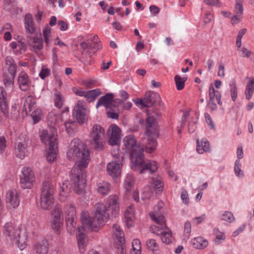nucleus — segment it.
I'll return each mask as SVG.
<instances>
[{
	"label": "nucleus",
	"instance_id": "1",
	"mask_svg": "<svg viewBox=\"0 0 254 254\" xmlns=\"http://www.w3.org/2000/svg\"><path fill=\"white\" fill-rule=\"evenodd\" d=\"M67 159L78 163L73 170L72 177L74 185V190L78 194L82 192L86 183V168L90 160V151L86 144L78 138L73 139L66 152Z\"/></svg>",
	"mask_w": 254,
	"mask_h": 254
},
{
	"label": "nucleus",
	"instance_id": "2",
	"mask_svg": "<svg viewBox=\"0 0 254 254\" xmlns=\"http://www.w3.org/2000/svg\"><path fill=\"white\" fill-rule=\"evenodd\" d=\"M119 197L117 195H110L105 205L103 203H97L95 205L94 216L90 218L87 211L83 210L81 214V222L90 228H96L103 225L109 219V211L116 215L119 211Z\"/></svg>",
	"mask_w": 254,
	"mask_h": 254
},
{
	"label": "nucleus",
	"instance_id": "3",
	"mask_svg": "<svg viewBox=\"0 0 254 254\" xmlns=\"http://www.w3.org/2000/svg\"><path fill=\"white\" fill-rule=\"evenodd\" d=\"M123 142L126 152L130 154V159L133 164L132 169L139 171L140 174L143 173L145 171H149L152 174L157 171L158 167L156 162L151 161L144 164L143 147L137 143L133 135L129 134L125 136Z\"/></svg>",
	"mask_w": 254,
	"mask_h": 254
},
{
	"label": "nucleus",
	"instance_id": "4",
	"mask_svg": "<svg viewBox=\"0 0 254 254\" xmlns=\"http://www.w3.org/2000/svg\"><path fill=\"white\" fill-rule=\"evenodd\" d=\"M147 118L146 123L149 128L146 129V134L148 136V143L145 146L147 152L152 153L156 149L157 145L156 138L158 137V131L157 128L153 127L156 123V119L160 116V113L153 107L151 109L147 110Z\"/></svg>",
	"mask_w": 254,
	"mask_h": 254
},
{
	"label": "nucleus",
	"instance_id": "5",
	"mask_svg": "<svg viewBox=\"0 0 254 254\" xmlns=\"http://www.w3.org/2000/svg\"><path fill=\"white\" fill-rule=\"evenodd\" d=\"M55 184L50 181H45L42 184L40 196V204L42 209H51L54 204Z\"/></svg>",
	"mask_w": 254,
	"mask_h": 254
},
{
	"label": "nucleus",
	"instance_id": "6",
	"mask_svg": "<svg viewBox=\"0 0 254 254\" xmlns=\"http://www.w3.org/2000/svg\"><path fill=\"white\" fill-rule=\"evenodd\" d=\"M5 64L6 69L3 71V83L6 88L12 89L17 72V65L14 59L10 56L5 58Z\"/></svg>",
	"mask_w": 254,
	"mask_h": 254
},
{
	"label": "nucleus",
	"instance_id": "7",
	"mask_svg": "<svg viewBox=\"0 0 254 254\" xmlns=\"http://www.w3.org/2000/svg\"><path fill=\"white\" fill-rule=\"evenodd\" d=\"M3 234L11 241L15 242L21 250H23L26 245V237L24 234L21 236V231L19 229L15 230L12 223H7L3 226Z\"/></svg>",
	"mask_w": 254,
	"mask_h": 254
},
{
	"label": "nucleus",
	"instance_id": "8",
	"mask_svg": "<svg viewBox=\"0 0 254 254\" xmlns=\"http://www.w3.org/2000/svg\"><path fill=\"white\" fill-rule=\"evenodd\" d=\"M104 133V129L100 125H95L93 127L90 133L91 144L97 151H101L103 149Z\"/></svg>",
	"mask_w": 254,
	"mask_h": 254
},
{
	"label": "nucleus",
	"instance_id": "9",
	"mask_svg": "<svg viewBox=\"0 0 254 254\" xmlns=\"http://www.w3.org/2000/svg\"><path fill=\"white\" fill-rule=\"evenodd\" d=\"M8 103L7 94L4 88L0 86V110L5 118H10L12 120H16L19 116V112L16 107H12L11 115L9 117Z\"/></svg>",
	"mask_w": 254,
	"mask_h": 254
},
{
	"label": "nucleus",
	"instance_id": "10",
	"mask_svg": "<svg viewBox=\"0 0 254 254\" xmlns=\"http://www.w3.org/2000/svg\"><path fill=\"white\" fill-rule=\"evenodd\" d=\"M133 101L137 106H141L142 108L150 107L157 105L161 106V97L159 94L150 91L145 92L143 99L137 98L136 100H133Z\"/></svg>",
	"mask_w": 254,
	"mask_h": 254
},
{
	"label": "nucleus",
	"instance_id": "11",
	"mask_svg": "<svg viewBox=\"0 0 254 254\" xmlns=\"http://www.w3.org/2000/svg\"><path fill=\"white\" fill-rule=\"evenodd\" d=\"M39 133L41 141L46 145H48L50 149H53V146H56L57 145V134L56 127H51L49 131L43 129Z\"/></svg>",
	"mask_w": 254,
	"mask_h": 254
},
{
	"label": "nucleus",
	"instance_id": "12",
	"mask_svg": "<svg viewBox=\"0 0 254 254\" xmlns=\"http://www.w3.org/2000/svg\"><path fill=\"white\" fill-rule=\"evenodd\" d=\"M35 175L31 168L24 167L20 176V185L23 189H30L33 187Z\"/></svg>",
	"mask_w": 254,
	"mask_h": 254
},
{
	"label": "nucleus",
	"instance_id": "13",
	"mask_svg": "<svg viewBox=\"0 0 254 254\" xmlns=\"http://www.w3.org/2000/svg\"><path fill=\"white\" fill-rule=\"evenodd\" d=\"M67 214L65 217V222L67 230L70 235L73 234L76 229V212L75 206L70 204L67 206Z\"/></svg>",
	"mask_w": 254,
	"mask_h": 254
},
{
	"label": "nucleus",
	"instance_id": "14",
	"mask_svg": "<svg viewBox=\"0 0 254 254\" xmlns=\"http://www.w3.org/2000/svg\"><path fill=\"white\" fill-rule=\"evenodd\" d=\"M124 159L123 156L118 154L113 161L108 164L107 169L110 176L113 178L120 176Z\"/></svg>",
	"mask_w": 254,
	"mask_h": 254
},
{
	"label": "nucleus",
	"instance_id": "15",
	"mask_svg": "<svg viewBox=\"0 0 254 254\" xmlns=\"http://www.w3.org/2000/svg\"><path fill=\"white\" fill-rule=\"evenodd\" d=\"M82 226L77 227L78 229V235L77 236V240L78 248L81 253L84 252V249L87 244V238L85 234L83 232L85 230V228H87L89 230L97 231V229L98 227L96 228H90L87 226L84 225L82 223Z\"/></svg>",
	"mask_w": 254,
	"mask_h": 254
},
{
	"label": "nucleus",
	"instance_id": "16",
	"mask_svg": "<svg viewBox=\"0 0 254 254\" xmlns=\"http://www.w3.org/2000/svg\"><path fill=\"white\" fill-rule=\"evenodd\" d=\"M114 95L113 93H106L99 99L96 103V108L100 106H103L106 109L113 110V108L117 106L115 104L116 100H114Z\"/></svg>",
	"mask_w": 254,
	"mask_h": 254
},
{
	"label": "nucleus",
	"instance_id": "17",
	"mask_svg": "<svg viewBox=\"0 0 254 254\" xmlns=\"http://www.w3.org/2000/svg\"><path fill=\"white\" fill-rule=\"evenodd\" d=\"M6 202L7 207L9 208H16L19 206L20 200L16 190H11L7 192Z\"/></svg>",
	"mask_w": 254,
	"mask_h": 254
},
{
	"label": "nucleus",
	"instance_id": "18",
	"mask_svg": "<svg viewBox=\"0 0 254 254\" xmlns=\"http://www.w3.org/2000/svg\"><path fill=\"white\" fill-rule=\"evenodd\" d=\"M243 3V0H236L234 8V13L235 14L231 17V23L233 25L238 24L242 18V15L244 11Z\"/></svg>",
	"mask_w": 254,
	"mask_h": 254
},
{
	"label": "nucleus",
	"instance_id": "19",
	"mask_svg": "<svg viewBox=\"0 0 254 254\" xmlns=\"http://www.w3.org/2000/svg\"><path fill=\"white\" fill-rule=\"evenodd\" d=\"M80 47L83 50V54L93 55L98 50L101 48L100 44L97 43L91 42L87 43L85 42H82L80 43Z\"/></svg>",
	"mask_w": 254,
	"mask_h": 254
},
{
	"label": "nucleus",
	"instance_id": "20",
	"mask_svg": "<svg viewBox=\"0 0 254 254\" xmlns=\"http://www.w3.org/2000/svg\"><path fill=\"white\" fill-rule=\"evenodd\" d=\"M18 82L20 89L23 91L28 90L31 85L29 76L24 71H21L19 74Z\"/></svg>",
	"mask_w": 254,
	"mask_h": 254
},
{
	"label": "nucleus",
	"instance_id": "21",
	"mask_svg": "<svg viewBox=\"0 0 254 254\" xmlns=\"http://www.w3.org/2000/svg\"><path fill=\"white\" fill-rule=\"evenodd\" d=\"M73 116L76 117L78 123L83 125L88 120L87 111L86 109H73Z\"/></svg>",
	"mask_w": 254,
	"mask_h": 254
},
{
	"label": "nucleus",
	"instance_id": "22",
	"mask_svg": "<svg viewBox=\"0 0 254 254\" xmlns=\"http://www.w3.org/2000/svg\"><path fill=\"white\" fill-rule=\"evenodd\" d=\"M113 227L114 229V235L117 240V245H122L123 244H125V239L123 231L121 230L120 227L117 224H114Z\"/></svg>",
	"mask_w": 254,
	"mask_h": 254
},
{
	"label": "nucleus",
	"instance_id": "23",
	"mask_svg": "<svg viewBox=\"0 0 254 254\" xmlns=\"http://www.w3.org/2000/svg\"><path fill=\"white\" fill-rule=\"evenodd\" d=\"M24 23L26 31L32 34L35 31V28L34 26L32 15L30 13H27L25 16Z\"/></svg>",
	"mask_w": 254,
	"mask_h": 254
},
{
	"label": "nucleus",
	"instance_id": "24",
	"mask_svg": "<svg viewBox=\"0 0 254 254\" xmlns=\"http://www.w3.org/2000/svg\"><path fill=\"white\" fill-rule=\"evenodd\" d=\"M36 254H47L48 252V243L47 240H43L37 243L35 246Z\"/></svg>",
	"mask_w": 254,
	"mask_h": 254
},
{
	"label": "nucleus",
	"instance_id": "25",
	"mask_svg": "<svg viewBox=\"0 0 254 254\" xmlns=\"http://www.w3.org/2000/svg\"><path fill=\"white\" fill-rule=\"evenodd\" d=\"M196 151L199 154H202L204 152H209L210 150L209 142L205 139H202L200 142L196 140Z\"/></svg>",
	"mask_w": 254,
	"mask_h": 254
},
{
	"label": "nucleus",
	"instance_id": "26",
	"mask_svg": "<svg viewBox=\"0 0 254 254\" xmlns=\"http://www.w3.org/2000/svg\"><path fill=\"white\" fill-rule=\"evenodd\" d=\"M28 42L30 45L34 49L40 50L43 48V42L42 37H29Z\"/></svg>",
	"mask_w": 254,
	"mask_h": 254
},
{
	"label": "nucleus",
	"instance_id": "27",
	"mask_svg": "<svg viewBox=\"0 0 254 254\" xmlns=\"http://www.w3.org/2000/svg\"><path fill=\"white\" fill-rule=\"evenodd\" d=\"M193 247L196 249H202L208 246V242L201 237L194 238L192 240Z\"/></svg>",
	"mask_w": 254,
	"mask_h": 254
},
{
	"label": "nucleus",
	"instance_id": "28",
	"mask_svg": "<svg viewBox=\"0 0 254 254\" xmlns=\"http://www.w3.org/2000/svg\"><path fill=\"white\" fill-rule=\"evenodd\" d=\"M26 144L24 142H18L15 146V153L17 157L21 159L25 157Z\"/></svg>",
	"mask_w": 254,
	"mask_h": 254
},
{
	"label": "nucleus",
	"instance_id": "29",
	"mask_svg": "<svg viewBox=\"0 0 254 254\" xmlns=\"http://www.w3.org/2000/svg\"><path fill=\"white\" fill-rule=\"evenodd\" d=\"M62 225V219H59L58 218H52L51 223V226L52 230L54 231L56 234L59 235L60 234L61 229Z\"/></svg>",
	"mask_w": 254,
	"mask_h": 254
},
{
	"label": "nucleus",
	"instance_id": "30",
	"mask_svg": "<svg viewBox=\"0 0 254 254\" xmlns=\"http://www.w3.org/2000/svg\"><path fill=\"white\" fill-rule=\"evenodd\" d=\"M101 94V91L99 89L97 88L91 90L85 91V97L89 101L94 100Z\"/></svg>",
	"mask_w": 254,
	"mask_h": 254
},
{
	"label": "nucleus",
	"instance_id": "31",
	"mask_svg": "<svg viewBox=\"0 0 254 254\" xmlns=\"http://www.w3.org/2000/svg\"><path fill=\"white\" fill-rule=\"evenodd\" d=\"M62 116L60 115L57 114L54 112H51L48 116V122L54 125L59 124L62 122Z\"/></svg>",
	"mask_w": 254,
	"mask_h": 254
},
{
	"label": "nucleus",
	"instance_id": "32",
	"mask_svg": "<svg viewBox=\"0 0 254 254\" xmlns=\"http://www.w3.org/2000/svg\"><path fill=\"white\" fill-rule=\"evenodd\" d=\"M111 185L108 182H103L99 184L97 191L101 194L105 196L108 194L110 190Z\"/></svg>",
	"mask_w": 254,
	"mask_h": 254
},
{
	"label": "nucleus",
	"instance_id": "33",
	"mask_svg": "<svg viewBox=\"0 0 254 254\" xmlns=\"http://www.w3.org/2000/svg\"><path fill=\"white\" fill-rule=\"evenodd\" d=\"M55 105L57 108L60 109L63 106V103L64 101V97L61 93L58 90H56L55 91Z\"/></svg>",
	"mask_w": 254,
	"mask_h": 254
},
{
	"label": "nucleus",
	"instance_id": "34",
	"mask_svg": "<svg viewBox=\"0 0 254 254\" xmlns=\"http://www.w3.org/2000/svg\"><path fill=\"white\" fill-rule=\"evenodd\" d=\"M121 129L116 125L111 126L108 129V133L109 135L111 136L120 137Z\"/></svg>",
	"mask_w": 254,
	"mask_h": 254
},
{
	"label": "nucleus",
	"instance_id": "35",
	"mask_svg": "<svg viewBox=\"0 0 254 254\" xmlns=\"http://www.w3.org/2000/svg\"><path fill=\"white\" fill-rule=\"evenodd\" d=\"M151 218L154 220L158 225L160 226H166L165 223V218L163 215H158L154 213H150Z\"/></svg>",
	"mask_w": 254,
	"mask_h": 254
},
{
	"label": "nucleus",
	"instance_id": "36",
	"mask_svg": "<svg viewBox=\"0 0 254 254\" xmlns=\"http://www.w3.org/2000/svg\"><path fill=\"white\" fill-rule=\"evenodd\" d=\"M134 184V178L133 177L128 174L125 178L124 183V186L126 189L127 191L130 190L131 188Z\"/></svg>",
	"mask_w": 254,
	"mask_h": 254
},
{
	"label": "nucleus",
	"instance_id": "37",
	"mask_svg": "<svg viewBox=\"0 0 254 254\" xmlns=\"http://www.w3.org/2000/svg\"><path fill=\"white\" fill-rule=\"evenodd\" d=\"M161 239L163 243L166 244H170L173 240L171 235V232L162 231L161 232Z\"/></svg>",
	"mask_w": 254,
	"mask_h": 254
},
{
	"label": "nucleus",
	"instance_id": "38",
	"mask_svg": "<svg viewBox=\"0 0 254 254\" xmlns=\"http://www.w3.org/2000/svg\"><path fill=\"white\" fill-rule=\"evenodd\" d=\"M176 88L178 90H182L185 86V82L187 79L184 78H181L179 75H175L174 77Z\"/></svg>",
	"mask_w": 254,
	"mask_h": 254
},
{
	"label": "nucleus",
	"instance_id": "39",
	"mask_svg": "<svg viewBox=\"0 0 254 254\" xmlns=\"http://www.w3.org/2000/svg\"><path fill=\"white\" fill-rule=\"evenodd\" d=\"M214 234L216 236L215 243L217 245L220 244L225 239V234L220 232L219 230L215 228L213 230Z\"/></svg>",
	"mask_w": 254,
	"mask_h": 254
},
{
	"label": "nucleus",
	"instance_id": "40",
	"mask_svg": "<svg viewBox=\"0 0 254 254\" xmlns=\"http://www.w3.org/2000/svg\"><path fill=\"white\" fill-rule=\"evenodd\" d=\"M230 87V95L232 100L235 102L237 98V87L235 80H233L229 84Z\"/></svg>",
	"mask_w": 254,
	"mask_h": 254
},
{
	"label": "nucleus",
	"instance_id": "41",
	"mask_svg": "<svg viewBox=\"0 0 254 254\" xmlns=\"http://www.w3.org/2000/svg\"><path fill=\"white\" fill-rule=\"evenodd\" d=\"M92 56L93 55L83 54L82 51V56L80 58V61L86 66L91 65L93 64V60L92 58Z\"/></svg>",
	"mask_w": 254,
	"mask_h": 254
},
{
	"label": "nucleus",
	"instance_id": "42",
	"mask_svg": "<svg viewBox=\"0 0 254 254\" xmlns=\"http://www.w3.org/2000/svg\"><path fill=\"white\" fill-rule=\"evenodd\" d=\"M41 116L42 110L39 108L36 109L31 113V117L34 124L38 123L40 121Z\"/></svg>",
	"mask_w": 254,
	"mask_h": 254
},
{
	"label": "nucleus",
	"instance_id": "43",
	"mask_svg": "<svg viewBox=\"0 0 254 254\" xmlns=\"http://www.w3.org/2000/svg\"><path fill=\"white\" fill-rule=\"evenodd\" d=\"M221 220L227 221L229 223H232L235 220V217L232 212L226 211L222 214Z\"/></svg>",
	"mask_w": 254,
	"mask_h": 254
},
{
	"label": "nucleus",
	"instance_id": "44",
	"mask_svg": "<svg viewBox=\"0 0 254 254\" xmlns=\"http://www.w3.org/2000/svg\"><path fill=\"white\" fill-rule=\"evenodd\" d=\"M57 148V145L56 146H53V149H50V147H48V151L47 152V160L51 162H53L55 159L56 158V149Z\"/></svg>",
	"mask_w": 254,
	"mask_h": 254
},
{
	"label": "nucleus",
	"instance_id": "45",
	"mask_svg": "<svg viewBox=\"0 0 254 254\" xmlns=\"http://www.w3.org/2000/svg\"><path fill=\"white\" fill-rule=\"evenodd\" d=\"M146 246L148 249L153 252L157 251L159 247L154 239H149L146 241Z\"/></svg>",
	"mask_w": 254,
	"mask_h": 254
},
{
	"label": "nucleus",
	"instance_id": "46",
	"mask_svg": "<svg viewBox=\"0 0 254 254\" xmlns=\"http://www.w3.org/2000/svg\"><path fill=\"white\" fill-rule=\"evenodd\" d=\"M75 122L73 121H67L64 122V125L65 128L66 132L70 135L73 133V129L75 127Z\"/></svg>",
	"mask_w": 254,
	"mask_h": 254
},
{
	"label": "nucleus",
	"instance_id": "47",
	"mask_svg": "<svg viewBox=\"0 0 254 254\" xmlns=\"http://www.w3.org/2000/svg\"><path fill=\"white\" fill-rule=\"evenodd\" d=\"M51 28L49 27H45L43 30V34L44 39V41L47 46H49L50 44L49 37L51 34Z\"/></svg>",
	"mask_w": 254,
	"mask_h": 254
},
{
	"label": "nucleus",
	"instance_id": "48",
	"mask_svg": "<svg viewBox=\"0 0 254 254\" xmlns=\"http://www.w3.org/2000/svg\"><path fill=\"white\" fill-rule=\"evenodd\" d=\"M152 182L154 189L158 190L160 192H162L163 189V184L161 180L160 179H153Z\"/></svg>",
	"mask_w": 254,
	"mask_h": 254
},
{
	"label": "nucleus",
	"instance_id": "49",
	"mask_svg": "<svg viewBox=\"0 0 254 254\" xmlns=\"http://www.w3.org/2000/svg\"><path fill=\"white\" fill-rule=\"evenodd\" d=\"M240 51L242 53V57L247 58L250 60L251 59V58L254 54V53H253L251 51L249 50L247 48L245 47H242Z\"/></svg>",
	"mask_w": 254,
	"mask_h": 254
},
{
	"label": "nucleus",
	"instance_id": "50",
	"mask_svg": "<svg viewBox=\"0 0 254 254\" xmlns=\"http://www.w3.org/2000/svg\"><path fill=\"white\" fill-rule=\"evenodd\" d=\"M247 31L246 29H242L238 33L237 37L236 40V46L238 48H240L241 46V40L243 35L246 33Z\"/></svg>",
	"mask_w": 254,
	"mask_h": 254
},
{
	"label": "nucleus",
	"instance_id": "51",
	"mask_svg": "<svg viewBox=\"0 0 254 254\" xmlns=\"http://www.w3.org/2000/svg\"><path fill=\"white\" fill-rule=\"evenodd\" d=\"M61 214L62 211L58 206L55 207L52 211V218H58L59 219H62L61 218Z\"/></svg>",
	"mask_w": 254,
	"mask_h": 254
},
{
	"label": "nucleus",
	"instance_id": "52",
	"mask_svg": "<svg viewBox=\"0 0 254 254\" xmlns=\"http://www.w3.org/2000/svg\"><path fill=\"white\" fill-rule=\"evenodd\" d=\"M166 227V226H160L159 225H158L157 226L153 225L150 227V231L151 233H152L153 234H155L159 236V234L158 233V232H159L160 230H162Z\"/></svg>",
	"mask_w": 254,
	"mask_h": 254
},
{
	"label": "nucleus",
	"instance_id": "53",
	"mask_svg": "<svg viewBox=\"0 0 254 254\" xmlns=\"http://www.w3.org/2000/svg\"><path fill=\"white\" fill-rule=\"evenodd\" d=\"M204 2L208 5L220 7L222 5V3L219 0H204Z\"/></svg>",
	"mask_w": 254,
	"mask_h": 254
},
{
	"label": "nucleus",
	"instance_id": "54",
	"mask_svg": "<svg viewBox=\"0 0 254 254\" xmlns=\"http://www.w3.org/2000/svg\"><path fill=\"white\" fill-rule=\"evenodd\" d=\"M6 147V140L4 136H0V154H2Z\"/></svg>",
	"mask_w": 254,
	"mask_h": 254
},
{
	"label": "nucleus",
	"instance_id": "55",
	"mask_svg": "<svg viewBox=\"0 0 254 254\" xmlns=\"http://www.w3.org/2000/svg\"><path fill=\"white\" fill-rule=\"evenodd\" d=\"M204 117L205 121L208 125L210 127V128L211 129H214L215 125L209 114L207 113H205L204 114Z\"/></svg>",
	"mask_w": 254,
	"mask_h": 254
},
{
	"label": "nucleus",
	"instance_id": "56",
	"mask_svg": "<svg viewBox=\"0 0 254 254\" xmlns=\"http://www.w3.org/2000/svg\"><path fill=\"white\" fill-rule=\"evenodd\" d=\"M132 250L133 252L137 251L140 252L141 251V244L139 240H133L132 243Z\"/></svg>",
	"mask_w": 254,
	"mask_h": 254
},
{
	"label": "nucleus",
	"instance_id": "57",
	"mask_svg": "<svg viewBox=\"0 0 254 254\" xmlns=\"http://www.w3.org/2000/svg\"><path fill=\"white\" fill-rule=\"evenodd\" d=\"M191 224L189 221L186 222L184 225V234L186 237L189 238L191 232Z\"/></svg>",
	"mask_w": 254,
	"mask_h": 254
},
{
	"label": "nucleus",
	"instance_id": "58",
	"mask_svg": "<svg viewBox=\"0 0 254 254\" xmlns=\"http://www.w3.org/2000/svg\"><path fill=\"white\" fill-rule=\"evenodd\" d=\"M218 90H215L212 83H211L209 87V99H214L217 95Z\"/></svg>",
	"mask_w": 254,
	"mask_h": 254
},
{
	"label": "nucleus",
	"instance_id": "59",
	"mask_svg": "<svg viewBox=\"0 0 254 254\" xmlns=\"http://www.w3.org/2000/svg\"><path fill=\"white\" fill-rule=\"evenodd\" d=\"M121 140V138L119 137L110 136L109 139V144L111 145H117Z\"/></svg>",
	"mask_w": 254,
	"mask_h": 254
},
{
	"label": "nucleus",
	"instance_id": "60",
	"mask_svg": "<svg viewBox=\"0 0 254 254\" xmlns=\"http://www.w3.org/2000/svg\"><path fill=\"white\" fill-rule=\"evenodd\" d=\"M50 74V69L47 68H42L39 73V76L42 79H44L47 76Z\"/></svg>",
	"mask_w": 254,
	"mask_h": 254
},
{
	"label": "nucleus",
	"instance_id": "61",
	"mask_svg": "<svg viewBox=\"0 0 254 254\" xmlns=\"http://www.w3.org/2000/svg\"><path fill=\"white\" fill-rule=\"evenodd\" d=\"M181 197L184 203L187 205L189 204V198L188 197V193L186 190H184L182 191Z\"/></svg>",
	"mask_w": 254,
	"mask_h": 254
},
{
	"label": "nucleus",
	"instance_id": "62",
	"mask_svg": "<svg viewBox=\"0 0 254 254\" xmlns=\"http://www.w3.org/2000/svg\"><path fill=\"white\" fill-rule=\"evenodd\" d=\"M224 69L225 67L223 64L220 63L218 67V75L224 77L225 76Z\"/></svg>",
	"mask_w": 254,
	"mask_h": 254
},
{
	"label": "nucleus",
	"instance_id": "63",
	"mask_svg": "<svg viewBox=\"0 0 254 254\" xmlns=\"http://www.w3.org/2000/svg\"><path fill=\"white\" fill-rule=\"evenodd\" d=\"M72 91L77 96L85 97V91L81 89H78L74 87L72 88Z\"/></svg>",
	"mask_w": 254,
	"mask_h": 254
},
{
	"label": "nucleus",
	"instance_id": "64",
	"mask_svg": "<svg viewBox=\"0 0 254 254\" xmlns=\"http://www.w3.org/2000/svg\"><path fill=\"white\" fill-rule=\"evenodd\" d=\"M81 109H86L85 108V103L83 100H78L77 104L74 107L73 109H80L81 110Z\"/></svg>",
	"mask_w": 254,
	"mask_h": 254
}]
</instances>
